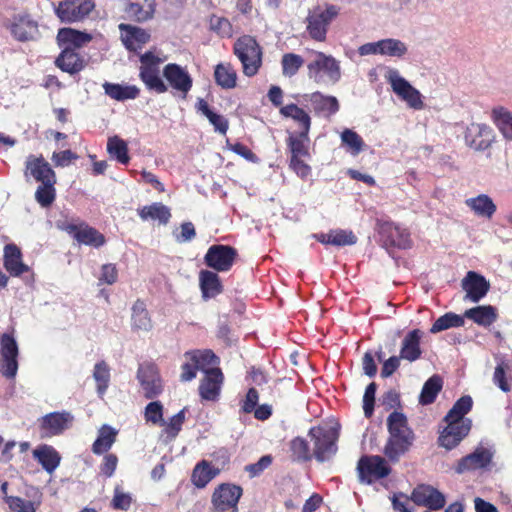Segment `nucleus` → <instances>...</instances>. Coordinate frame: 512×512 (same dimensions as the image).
Wrapping results in <instances>:
<instances>
[{"instance_id":"603ef678","label":"nucleus","mask_w":512,"mask_h":512,"mask_svg":"<svg viewBox=\"0 0 512 512\" xmlns=\"http://www.w3.org/2000/svg\"><path fill=\"white\" fill-rule=\"evenodd\" d=\"M107 151L121 164H127L130 160L127 143L118 136H113L108 139Z\"/></svg>"},{"instance_id":"f257e3e1","label":"nucleus","mask_w":512,"mask_h":512,"mask_svg":"<svg viewBox=\"0 0 512 512\" xmlns=\"http://www.w3.org/2000/svg\"><path fill=\"white\" fill-rule=\"evenodd\" d=\"M389 438L384 447L385 456L392 462H397L407 453L415 440L413 430L408 426L407 417L394 411L387 418Z\"/></svg>"},{"instance_id":"bb28decb","label":"nucleus","mask_w":512,"mask_h":512,"mask_svg":"<svg viewBox=\"0 0 512 512\" xmlns=\"http://www.w3.org/2000/svg\"><path fill=\"white\" fill-rule=\"evenodd\" d=\"M155 7V0H131L125 8V13L130 20L145 22L153 18Z\"/></svg>"},{"instance_id":"69168bd1","label":"nucleus","mask_w":512,"mask_h":512,"mask_svg":"<svg viewBox=\"0 0 512 512\" xmlns=\"http://www.w3.org/2000/svg\"><path fill=\"white\" fill-rule=\"evenodd\" d=\"M185 421V409H182L177 414L171 417L169 423L165 428V433L172 440L174 439L178 433L180 432L182 425Z\"/></svg>"},{"instance_id":"1a4fd4ad","label":"nucleus","mask_w":512,"mask_h":512,"mask_svg":"<svg viewBox=\"0 0 512 512\" xmlns=\"http://www.w3.org/2000/svg\"><path fill=\"white\" fill-rule=\"evenodd\" d=\"M137 379L145 398L154 399L162 394L163 381L155 364L148 362L140 364Z\"/></svg>"},{"instance_id":"f704fd0d","label":"nucleus","mask_w":512,"mask_h":512,"mask_svg":"<svg viewBox=\"0 0 512 512\" xmlns=\"http://www.w3.org/2000/svg\"><path fill=\"white\" fill-rule=\"evenodd\" d=\"M465 204L475 215L490 219L496 212V205L487 194H479L476 197L468 198Z\"/></svg>"},{"instance_id":"13d9d810","label":"nucleus","mask_w":512,"mask_h":512,"mask_svg":"<svg viewBox=\"0 0 512 512\" xmlns=\"http://www.w3.org/2000/svg\"><path fill=\"white\" fill-rule=\"evenodd\" d=\"M341 141L353 155H358L364 148V141L360 135L348 128L341 133Z\"/></svg>"},{"instance_id":"f03ea898","label":"nucleus","mask_w":512,"mask_h":512,"mask_svg":"<svg viewBox=\"0 0 512 512\" xmlns=\"http://www.w3.org/2000/svg\"><path fill=\"white\" fill-rule=\"evenodd\" d=\"M307 70L308 78L318 85H334L342 76L340 61L320 51L312 52Z\"/></svg>"},{"instance_id":"bf43d9fd","label":"nucleus","mask_w":512,"mask_h":512,"mask_svg":"<svg viewBox=\"0 0 512 512\" xmlns=\"http://www.w3.org/2000/svg\"><path fill=\"white\" fill-rule=\"evenodd\" d=\"M303 63L304 60L300 55L294 53L284 54L281 60L283 75L287 77L294 76Z\"/></svg>"},{"instance_id":"5fc2aeb1","label":"nucleus","mask_w":512,"mask_h":512,"mask_svg":"<svg viewBox=\"0 0 512 512\" xmlns=\"http://www.w3.org/2000/svg\"><path fill=\"white\" fill-rule=\"evenodd\" d=\"M309 142L308 134L303 136V132H299L298 135H290L287 141L288 147L291 151V157L300 158L301 156H307Z\"/></svg>"},{"instance_id":"72a5a7b5","label":"nucleus","mask_w":512,"mask_h":512,"mask_svg":"<svg viewBox=\"0 0 512 512\" xmlns=\"http://www.w3.org/2000/svg\"><path fill=\"white\" fill-rule=\"evenodd\" d=\"M303 98L311 103L316 113L335 114L339 110V102L334 96H325L320 92H314L305 94Z\"/></svg>"},{"instance_id":"de8ad7c7","label":"nucleus","mask_w":512,"mask_h":512,"mask_svg":"<svg viewBox=\"0 0 512 512\" xmlns=\"http://www.w3.org/2000/svg\"><path fill=\"white\" fill-rule=\"evenodd\" d=\"M185 357L195 362L196 367L204 373L218 363V357L211 350L186 352Z\"/></svg>"},{"instance_id":"774afa93","label":"nucleus","mask_w":512,"mask_h":512,"mask_svg":"<svg viewBox=\"0 0 512 512\" xmlns=\"http://www.w3.org/2000/svg\"><path fill=\"white\" fill-rule=\"evenodd\" d=\"M272 463V457L270 455L262 456L256 463L249 464L245 467V470L250 474L251 477L260 475L266 468Z\"/></svg>"},{"instance_id":"39448f33","label":"nucleus","mask_w":512,"mask_h":512,"mask_svg":"<svg viewBox=\"0 0 512 512\" xmlns=\"http://www.w3.org/2000/svg\"><path fill=\"white\" fill-rule=\"evenodd\" d=\"M234 53L240 60L246 76L252 77L257 74L262 64V50L252 36L244 35L237 39Z\"/></svg>"},{"instance_id":"a19ab883","label":"nucleus","mask_w":512,"mask_h":512,"mask_svg":"<svg viewBox=\"0 0 512 512\" xmlns=\"http://www.w3.org/2000/svg\"><path fill=\"white\" fill-rule=\"evenodd\" d=\"M195 107L198 113H201L209 120L215 131L226 134L229 125L228 120L224 116L213 112L208 103L202 98H198Z\"/></svg>"},{"instance_id":"864d4df0","label":"nucleus","mask_w":512,"mask_h":512,"mask_svg":"<svg viewBox=\"0 0 512 512\" xmlns=\"http://www.w3.org/2000/svg\"><path fill=\"white\" fill-rule=\"evenodd\" d=\"M93 378L97 383V393L99 396H103L110 381V369L105 361H100L95 364Z\"/></svg>"},{"instance_id":"3c124183","label":"nucleus","mask_w":512,"mask_h":512,"mask_svg":"<svg viewBox=\"0 0 512 512\" xmlns=\"http://www.w3.org/2000/svg\"><path fill=\"white\" fill-rule=\"evenodd\" d=\"M408 52L407 45L399 39L386 38L380 40V55L402 58Z\"/></svg>"},{"instance_id":"a211bd4d","label":"nucleus","mask_w":512,"mask_h":512,"mask_svg":"<svg viewBox=\"0 0 512 512\" xmlns=\"http://www.w3.org/2000/svg\"><path fill=\"white\" fill-rule=\"evenodd\" d=\"M445 422L447 426L441 432L438 443L447 450H451L468 435L471 429V420L466 419V421H458V423L452 421Z\"/></svg>"},{"instance_id":"cd10ccee","label":"nucleus","mask_w":512,"mask_h":512,"mask_svg":"<svg viewBox=\"0 0 512 512\" xmlns=\"http://www.w3.org/2000/svg\"><path fill=\"white\" fill-rule=\"evenodd\" d=\"M55 65L73 75L84 69L85 61L72 47H64L56 58Z\"/></svg>"},{"instance_id":"680f3d73","label":"nucleus","mask_w":512,"mask_h":512,"mask_svg":"<svg viewBox=\"0 0 512 512\" xmlns=\"http://www.w3.org/2000/svg\"><path fill=\"white\" fill-rule=\"evenodd\" d=\"M145 420L153 424L163 423V405L160 401H152L146 407L144 411Z\"/></svg>"},{"instance_id":"e2e57ef3","label":"nucleus","mask_w":512,"mask_h":512,"mask_svg":"<svg viewBox=\"0 0 512 512\" xmlns=\"http://www.w3.org/2000/svg\"><path fill=\"white\" fill-rule=\"evenodd\" d=\"M377 385L375 382L370 383L364 392L363 396V411L364 415L369 418L374 412L375 394Z\"/></svg>"},{"instance_id":"338daca9","label":"nucleus","mask_w":512,"mask_h":512,"mask_svg":"<svg viewBox=\"0 0 512 512\" xmlns=\"http://www.w3.org/2000/svg\"><path fill=\"white\" fill-rule=\"evenodd\" d=\"M181 231L174 232V238L178 243H186L193 240L196 236V230L192 222H184L181 224Z\"/></svg>"},{"instance_id":"6ab92c4d","label":"nucleus","mask_w":512,"mask_h":512,"mask_svg":"<svg viewBox=\"0 0 512 512\" xmlns=\"http://www.w3.org/2000/svg\"><path fill=\"white\" fill-rule=\"evenodd\" d=\"M66 231L80 244L99 248L105 244V237L95 228L85 224H69Z\"/></svg>"},{"instance_id":"6e6d98bb","label":"nucleus","mask_w":512,"mask_h":512,"mask_svg":"<svg viewBox=\"0 0 512 512\" xmlns=\"http://www.w3.org/2000/svg\"><path fill=\"white\" fill-rule=\"evenodd\" d=\"M56 182H47L40 184L35 192V200L40 204L41 207H49L56 198Z\"/></svg>"},{"instance_id":"58836bf2","label":"nucleus","mask_w":512,"mask_h":512,"mask_svg":"<svg viewBox=\"0 0 512 512\" xmlns=\"http://www.w3.org/2000/svg\"><path fill=\"white\" fill-rule=\"evenodd\" d=\"M473 320L480 326H490L497 319L496 308L491 305L477 306L468 309L464 313V318Z\"/></svg>"},{"instance_id":"4be33fe9","label":"nucleus","mask_w":512,"mask_h":512,"mask_svg":"<svg viewBox=\"0 0 512 512\" xmlns=\"http://www.w3.org/2000/svg\"><path fill=\"white\" fill-rule=\"evenodd\" d=\"M411 500L417 505H422L433 510L441 509L445 505L444 495L437 489L427 485H421L415 488L412 492Z\"/></svg>"},{"instance_id":"0eeeda50","label":"nucleus","mask_w":512,"mask_h":512,"mask_svg":"<svg viewBox=\"0 0 512 512\" xmlns=\"http://www.w3.org/2000/svg\"><path fill=\"white\" fill-rule=\"evenodd\" d=\"M384 77L390 84L392 91L405 101L410 108L423 109L424 102L421 93L402 77L397 69L388 68Z\"/></svg>"},{"instance_id":"a18cd8bd","label":"nucleus","mask_w":512,"mask_h":512,"mask_svg":"<svg viewBox=\"0 0 512 512\" xmlns=\"http://www.w3.org/2000/svg\"><path fill=\"white\" fill-rule=\"evenodd\" d=\"M132 327L135 330L149 331L152 328V322L146 305L143 301L137 300L132 306Z\"/></svg>"},{"instance_id":"c03bdc74","label":"nucleus","mask_w":512,"mask_h":512,"mask_svg":"<svg viewBox=\"0 0 512 512\" xmlns=\"http://www.w3.org/2000/svg\"><path fill=\"white\" fill-rule=\"evenodd\" d=\"M443 387V380L439 375L431 376L423 385L419 403L421 405L432 404Z\"/></svg>"},{"instance_id":"79ce46f5","label":"nucleus","mask_w":512,"mask_h":512,"mask_svg":"<svg viewBox=\"0 0 512 512\" xmlns=\"http://www.w3.org/2000/svg\"><path fill=\"white\" fill-rule=\"evenodd\" d=\"M117 430L109 425H103L99 431L96 440L92 445L94 454L101 455L107 452L114 444L117 436Z\"/></svg>"},{"instance_id":"ea45409f","label":"nucleus","mask_w":512,"mask_h":512,"mask_svg":"<svg viewBox=\"0 0 512 512\" xmlns=\"http://www.w3.org/2000/svg\"><path fill=\"white\" fill-rule=\"evenodd\" d=\"M219 473L208 461L202 460L193 469L191 481L197 488H204Z\"/></svg>"},{"instance_id":"2eb2a0df","label":"nucleus","mask_w":512,"mask_h":512,"mask_svg":"<svg viewBox=\"0 0 512 512\" xmlns=\"http://www.w3.org/2000/svg\"><path fill=\"white\" fill-rule=\"evenodd\" d=\"M359 479L362 483L371 484L374 480L386 477L390 468L380 456H364L358 462Z\"/></svg>"},{"instance_id":"aec40b11","label":"nucleus","mask_w":512,"mask_h":512,"mask_svg":"<svg viewBox=\"0 0 512 512\" xmlns=\"http://www.w3.org/2000/svg\"><path fill=\"white\" fill-rule=\"evenodd\" d=\"M25 176L33 177L37 182H56V174L50 164L42 157L29 155L26 159Z\"/></svg>"},{"instance_id":"f8f14e48","label":"nucleus","mask_w":512,"mask_h":512,"mask_svg":"<svg viewBox=\"0 0 512 512\" xmlns=\"http://www.w3.org/2000/svg\"><path fill=\"white\" fill-rule=\"evenodd\" d=\"M94 8L92 0H63L55 8L62 22L72 23L83 20Z\"/></svg>"},{"instance_id":"9d476101","label":"nucleus","mask_w":512,"mask_h":512,"mask_svg":"<svg viewBox=\"0 0 512 512\" xmlns=\"http://www.w3.org/2000/svg\"><path fill=\"white\" fill-rule=\"evenodd\" d=\"M377 229L380 241L386 248L397 247L407 249L411 247L410 234L407 229L402 228L393 222L378 220Z\"/></svg>"},{"instance_id":"f3484780","label":"nucleus","mask_w":512,"mask_h":512,"mask_svg":"<svg viewBox=\"0 0 512 512\" xmlns=\"http://www.w3.org/2000/svg\"><path fill=\"white\" fill-rule=\"evenodd\" d=\"M464 140L471 149L484 151L492 144L493 130L486 124L472 123L466 128Z\"/></svg>"},{"instance_id":"0e129e2a","label":"nucleus","mask_w":512,"mask_h":512,"mask_svg":"<svg viewBox=\"0 0 512 512\" xmlns=\"http://www.w3.org/2000/svg\"><path fill=\"white\" fill-rule=\"evenodd\" d=\"M6 504L12 512H36L33 502L20 497H7Z\"/></svg>"},{"instance_id":"c756f323","label":"nucleus","mask_w":512,"mask_h":512,"mask_svg":"<svg viewBox=\"0 0 512 512\" xmlns=\"http://www.w3.org/2000/svg\"><path fill=\"white\" fill-rule=\"evenodd\" d=\"M4 267L12 276H19L28 271V266L22 262V254L15 244L4 247Z\"/></svg>"},{"instance_id":"4d7b16f0","label":"nucleus","mask_w":512,"mask_h":512,"mask_svg":"<svg viewBox=\"0 0 512 512\" xmlns=\"http://www.w3.org/2000/svg\"><path fill=\"white\" fill-rule=\"evenodd\" d=\"M290 450L294 461L306 462L313 457L308 442L301 437H296L290 442Z\"/></svg>"},{"instance_id":"473e14b6","label":"nucleus","mask_w":512,"mask_h":512,"mask_svg":"<svg viewBox=\"0 0 512 512\" xmlns=\"http://www.w3.org/2000/svg\"><path fill=\"white\" fill-rule=\"evenodd\" d=\"M102 87L107 96L121 102L136 99L140 94L136 85L105 82Z\"/></svg>"},{"instance_id":"2f4dec72","label":"nucleus","mask_w":512,"mask_h":512,"mask_svg":"<svg viewBox=\"0 0 512 512\" xmlns=\"http://www.w3.org/2000/svg\"><path fill=\"white\" fill-rule=\"evenodd\" d=\"M92 36L72 28H62L58 31L57 40L61 48L72 47L74 50L90 42Z\"/></svg>"},{"instance_id":"052dcab7","label":"nucleus","mask_w":512,"mask_h":512,"mask_svg":"<svg viewBox=\"0 0 512 512\" xmlns=\"http://www.w3.org/2000/svg\"><path fill=\"white\" fill-rule=\"evenodd\" d=\"M357 242V237L350 230L335 229L331 230V245L334 246H347L354 245Z\"/></svg>"},{"instance_id":"b1692460","label":"nucleus","mask_w":512,"mask_h":512,"mask_svg":"<svg viewBox=\"0 0 512 512\" xmlns=\"http://www.w3.org/2000/svg\"><path fill=\"white\" fill-rule=\"evenodd\" d=\"M11 34L21 42L34 40L38 36V24L28 15H17L10 26Z\"/></svg>"},{"instance_id":"e433bc0d","label":"nucleus","mask_w":512,"mask_h":512,"mask_svg":"<svg viewBox=\"0 0 512 512\" xmlns=\"http://www.w3.org/2000/svg\"><path fill=\"white\" fill-rule=\"evenodd\" d=\"M199 284L202 297L205 300L213 298L222 292L219 276L215 272L202 270L199 274Z\"/></svg>"},{"instance_id":"6e6552de","label":"nucleus","mask_w":512,"mask_h":512,"mask_svg":"<svg viewBox=\"0 0 512 512\" xmlns=\"http://www.w3.org/2000/svg\"><path fill=\"white\" fill-rule=\"evenodd\" d=\"M19 348L15 337L9 333L0 335V372L12 379L18 371Z\"/></svg>"},{"instance_id":"8fccbe9b","label":"nucleus","mask_w":512,"mask_h":512,"mask_svg":"<svg viewBox=\"0 0 512 512\" xmlns=\"http://www.w3.org/2000/svg\"><path fill=\"white\" fill-rule=\"evenodd\" d=\"M472 404L473 401L470 396H462L454 403L445 416L444 421H452L456 423H458V421H466L467 418H464V416L471 410Z\"/></svg>"},{"instance_id":"37998d69","label":"nucleus","mask_w":512,"mask_h":512,"mask_svg":"<svg viewBox=\"0 0 512 512\" xmlns=\"http://www.w3.org/2000/svg\"><path fill=\"white\" fill-rule=\"evenodd\" d=\"M280 114L298 122L301 126L300 132H303V136H305V134H309L311 118L302 108L298 107L296 104H288L280 108Z\"/></svg>"},{"instance_id":"49530a36","label":"nucleus","mask_w":512,"mask_h":512,"mask_svg":"<svg viewBox=\"0 0 512 512\" xmlns=\"http://www.w3.org/2000/svg\"><path fill=\"white\" fill-rule=\"evenodd\" d=\"M214 78L217 85L223 89H232L236 86L237 73L230 64L216 65Z\"/></svg>"},{"instance_id":"09e8293b","label":"nucleus","mask_w":512,"mask_h":512,"mask_svg":"<svg viewBox=\"0 0 512 512\" xmlns=\"http://www.w3.org/2000/svg\"><path fill=\"white\" fill-rule=\"evenodd\" d=\"M464 315L447 312L440 316L430 328V333L436 334L450 328H458L464 325Z\"/></svg>"},{"instance_id":"423d86ee","label":"nucleus","mask_w":512,"mask_h":512,"mask_svg":"<svg viewBox=\"0 0 512 512\" xmlns=\"http://www.w3.org/2000/svg\"><path fill=\"white\" fill-rule=\"evenodd\" d=\"M163 59L148 51L140 56L139 77L146 88L157 94H163L168 91V85L161 78L160 64Z\"/></svg>"},{"instance_id":"9b49d317","label":"nucleus","mask_w":512,"mask_h":512,"mask_svg":"<svg viewBox=\"0 0 512 512\" xmlns=\"http://www.w3.org/2000/svg\"><path fill=\"white\" fill-rule=\"evenodd\" d=\"M162 74L170 86L182 99H186L193 86V79L186 68L169 63L163 68Z\"/></svg>"},{"instance_id":"7c9ffc66","label":"nucleus","mask_w":512,"mask_h":512,"mask_svg":"<svg viewBox=\"0 0 512 512\" xmlns=\"http://www.w3.org/2000/svg\"><path fill=\"white\" fill-rule=\"evenodd\" d=\"M33 457L41 464L49 474L53 473L60 464L61 456L50 445H41L33 450Z\"/></svg>"},{"instance_id":"412c9836","label":"nucleus","mask_w":512,"mask_h":512,"mask_svg":"<svg viewBox=\"0 0 512 512\" xmlns=\"http://www.w3.org/2000/svg\"><path fill=\"white\" fill-rule=\"evenodd\" d=\"M462 288L466 291V298L476 303L488 293L490 284L482 275L469 271L462 280Z\"/></svg>"},{"instance_id":"a878e982","label":"nucleus","mask_w":512,"mask_h":512,"mask_svg":"<svg viewBox=\"0 0 512 512\" xmlns=\"http://www.w3.org/2000/svg\"><path fill=\"white\" fill-rule=\"evenodd\" d=\"M119 29L122 31V42L130 51L137 52L142 49L143 45L150 39V34L139 27L122 23L119 25Z\"/></svg>"},{"instance_id":"ddd939ff","label":"nucleus","mask_w":512,"mask_h":512,"mask_svg":"<svg viewBox=\"0 0 512 512\" xmlns=\"http://www.w3.org/2000/svg\"><path fill=\"white\" fill-rule=\"evenodd\" d=\"M237 256L236 250L228 245L216 244L208 248L204 262L218 272H226L232 267Z\"/></svg>"},{"instance_id":"c85d7f7f","label":"nucleus","mask_w":512,"mask_h":512,"mask_svg":"<svg viewBox=\"0 0 512 512\" xmlns=\"http://www.w3.org/2000/svg\"><path fill=\"white\" fill-rule=\"evenodd\" d=\"M422 331L414 329L408 332L402 340L400 349V357L409 362H414L421 357L422 351L420 348V341L422 338Z\"/></svg>"},{"instance_id":"5701e85b","label":"nucleus","mask_w":512,"mask_h":512,"mask_svg":"<svg viewBox=\"0 0 512 512\" xmlns=\"http://www.w3.org/2000/svg\"><path fill=\"white\" fill-rule=\"evenodd\" d=\"M492 460V453L490 450L479 447L474 452L462 457L455 471L458 474H463L467 471H472L480 468H484L490 464Z\"/></svg>"},{"instance_id":"393cba45","label":"nucleus","mask_w":512,"mask_h":512,"mask_svg":"<svg viewBox=\"0 0 512 512\" xmlns=\"http://www.w3.org/2000/svg\"><path fill=\"white\" fill-rule=\"evenodd\" d=\"M223 383V373L219 368L207 370L204 379L199 386V394L202 399L207 401L217 400L221 385Z\"/></svg>"},{"instance_id":"c9c22d12","label":"nucleus","mask_w":512,"mask_h":512,"mask_svg":"<svg viewBox=\"0 0 512 512\" xmlns=\"http://www.w3.org/2000/svg\"><path fill=\"white\" fill-rule=\"evenodd\" d=\"M492 120L507 141H512V112L503 106L493 108Z\"/></svg>"},{"instance_id":"dca6fc26","label":"nucleus","mask_w":512,"mask_h":512,"mask_svg":"<svg viewBox=\"0 0 512 512\" xmlns=\"http://www.w3.org/2000/svg\"><path fill=\"white\" fill-rule=\"evenodd\" d=\"M74 422V416L68 411L51 412L40 419L42 436L51 437L62 434L68 430Z\"/></svg>"},{"instance_id":"4c0bfd02","label":"nucleus","mask_w":512,"mask_h":512,"mask_svg":"<svg viewBox=\"0 0 512 512\" xmlns=\"http://www.w3.org/2000/svg\"><path fill=\"white\" fill-rule=\"evenodd\" d=\"M138 215L143 221L158 220L160 224L166 225L170 218V209L161 202H155L151 205L143 206L138 209Z\"/></svg>"},{"instance_id":"4468645a","label":"nucleus","mask_w":512,"mask_h":512,"mask_svg":"<svg viewBox=\"0 0 512 512\" xmlns=\"http://www.w3.org/2000/svg\"><path fill=\"white\" fill-rule=\"evenodd\" d=\"M242 488L233 484H221L212 495V504L217 512H238L237 504Z\"/></svg>"},{"instance_id":"7ed1b4c3","label":"nucleus","mask_w":512,"mask_h":512,"mask_svg":"<svg viewBox=\"0 0 512 512\" xmlns=\"http://www.w3.org/2000/svg\"><path fill=\"white\" fill-rule=\"evenodd\" d=\"M312 443V455L318 462L330 460L337 452L338 429L331 425L312 427L308 433Z\"/></svg>"},{"instance_id":"20e7f679","label":"nucleus","mask_w":512,"mask_h":512,"mask_svg":"<svg viewBox=\"0 0 512 512\" xmlns=\"http://www.w3.org/2000/svg\"><path fill=\"white\" fill-rule=\"evenodd\" d=\"M339 15V8L335 5L317 6L308 12L306 17V31L311 39L324 42L328 27Z\"/></svg>"}]
</instances>
